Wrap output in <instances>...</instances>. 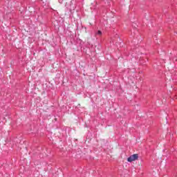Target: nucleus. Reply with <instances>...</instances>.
I'll list each match as a JSON object with an SVG mask.
<instances>
[{"mask_svg": "<svg viewBox=\"0 0 177 177\" xmlns=\"http://www.w3.org/2000/svg\"><path fill=\"white\" fill-rule=\"evenodd\" d=\"M138 158H139V155L133 154V155L130 156L127 158V161H128V162H132V161H136V160H138Z\"/></svg>", "mask_w": 177, "mask_h": 177, "instance_id": "1", "label": "nucleus"}, {"mask_svg": "<svg viewBox=\"0 0 177 177\" xmlns=\"http://www.w3.org/2000/svg\"><path fill=\"white\" fill-rule=\"evenodd\" d=\"M96 35H102V31L97 30V32H96Z\"/></svg>", "mask_w": 177, "mask_h": 177, "instance_id": "2", "label": "nucleus"}]
</instances>
